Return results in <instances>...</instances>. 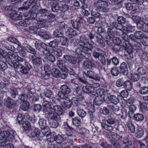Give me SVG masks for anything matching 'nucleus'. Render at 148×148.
I'll return each mask as SVG.
<instances>
[{
  "mask_svg": "<svg viewBox=\"0 0 148 148\" xmlns=\"http://www.w3.org/2000/svg\"><path fill=\"white\" fill-rule=\"evenodd\" d=\"M17 60H15L13 62V64L11 66V67H14L16 69H19L21 66L22 64L20 63Z\"/></svg>",
  "mask_w": 148,
  "mask_h": 148,
  "instance_id": "52",
  "label": "nucleus"
},
{
  "mask_svg": "<svg viewBox=\"0 0 148 148\" xmlns=\"http://www.w3.org/2000/svg\"><path fill=\"white\" fill-rule=\"evenodd\" d=\"M137 131L136 133V137L138 138H141L144 134L143 130L142 128H139L137 130Z\"/></svg>",
  "mask_w": 148,
  "mask_h": 148,
  "instance_id": "47",
  "label": "nucleus"
},
{
  "mask_svg": "<svg viewBox=\"0 0 148 148\" xmlns=\"http://www.w3.org/2000/svg\"><path fill=\"white\" fill-rule=\"evenodd\" d=\"M63 2L60 1L56 0V12H59V11L60 10L61 8L62 7Z\"/></svg>",
  "mask_w": 148,
  "mask_h": 148,
  "instance_id": "61",
  "label": "nucleus"
},
{
  "mask_svg": "<svg viewBox=\"0 0 148 148\" xmlns=\"http://www.w3.org/2000/svg\"><path fill=\"white\" fill-rule=\"evenodd\" d=\"M109 102L114 104H118L119 103L118 98L114 95H109L108 97Z\"/></svg>",
  "mask_w": 148,
  "mask_h": 148,
  "instance_id": "22",
  "label": "nucleus"
},
{
  "mask_svg": "<svg viewBox=\"0 0 148 148\" xmlns=\"http://www.w3.org/2000/svg\"><path fill=\"white\" fill-rule=\"evenodd\" d=\"M137 27L139 29H141L144 27V25L146 23L145 22L142 21L140 20L139 21L136 23Z\"/></svg>",
  "mask_w": 148,
  "mask_h": 148,
  "instance_id": "57",
  "label": "nucleus"
},
{
  "mask_svg": "<svg viewBox=\"0 0 148 148\" xmlns=\"http://www.w3.org/2000/svg\"><path fill=\"white\" fill-rule=\"evenodd\" d=\"M131 79L134 81H138L140 78V76L137 73L132 74L130 76Z\"/></svg>",
  "mask_w": 148,
  "mask_h": 148,
  "instance_id": "51",
  "label": "nucleus"
},
{
  "mask_svg": "<svg viewBox=\"0 0 148 148\" xmlns=\"http://www.w3.org/2000/svg\"><path fill=\"white\" fill-rule=\"evenodd\" d=\"M43 111L44 112H46L48 111L49 110H53V107L51 104L49 102L45 100V99H43V102L42 103Z\"/></svg>",
  "mask_w": 148,
  "mask_h": 148,
  "instance_id": "11",
  "label": "nucleus"
},
{
  "mask_svg": "<svg viewBox=\"0 0 148 148\" xmlns=\"http://www.w3.org/2000/svg\"><path fill=\"white\" fill-rule=\"evenodd\" d=\"M21 109L24 111H28L29 108V103L28 101H25L23 102L20 106Z\"/></svg>",
  "mask_w": 148,
  "mask_h": 148,
  "instance_id": "30",
  "label": "nucleus"
},
{
  "mask_svg": "<svg viewBox=\"0 0 148 148\" xmlns=\"http://www.w3.org/2000/svg\"><path fill=\"white\" fill-rule=\"evenodd\" d=\"M57 66L61 70L64 71V67L63 65V63L62 60H58L56 62Z\"/></svg>",
  "mask_w": 148,
  "mask_h": 148,
  "instance_id": "56",
  "label": "nucleus"
},
{
  "mask_svg": "<svg viewBox=\"0 0 148 148\" xmlns=\"http://www.w3.org/2000/svg\"><path fill=\"white\" fill-rule=\"evenodd\" d=\"M53 110L50 111V112L45 114V116L49 120H50L51 121L50 123L51 127L53 128H56V111L55 110Z\"/></svg>",
  "mask_w": 148,
  "mask_h": 148,
  "instance_id": "6",
  "label": "nucleus"
},
{
  "mask_svg": "<svg viewBox=\"0 0 148 148\" xmlns=\"http://www.w3.org/2000/svg\"><path fill=\"white\" fill-rule=\"evenodd\" d=\"M72 123L76 126H77L81 123L80 120L77 117H75L72 119Z\"/></svg>",
  "mask_w": 148,
  "mask_h": 148,
  "instance_id": "63",
  "label": "nucleus"
},
{
  "mask_svg": "<svg viewBox=\"0 0 148 148\" xmlns=\"http://www.w3.org/2000/svg\"><path fill=\"white\" fill-rule=\"evenodd\" d=\"M133 116L134 120L138 121H142L144 118L143 115L141 114H137Z\"/></svg>",
  "mask_w": 148,
  "mask_h": 148,
  "instance_id": "40",
  "label": "nucleus"
},
{
  "mask_svg": "<svg viewBox=\"0 0 148 148\" xmlns=\"http://www.w3.org/2000/svg\"><path fill=\"white\" fill-rule=\"evenodd\" d=\"M32 11L36 12L38 15H41L40 17L38 18V21L40 23H45L48 21L49 20L54 18L55 16L49 13V11L45 9H39V7L37 5H35L32 7Z\"/></svg>",
  "mask_w": 148,
  "mask_h": 148,
  "instance_id": "1",
  "label": "nucleus"
},
{
  "mask_svg": "<svg viewBox=\"0 0 148 148\" xmlns=\"http://www.w3.org/2000/svg\"><path fill=\"white\" fill-rule=\"evenodd\" d=\"M84 68L86 70H90L95 66V64L91 61L88 60L84 61L83 64Z\"/></svg>",
  "mask_w": 148,
  "mask_h": 148,
  "instance_id": "15",
  "label": "nucleus"
},
{
  "mask_svg": "<svg viewBox=\"0 0 148 148\" xmlns=\"http://www.w3.org/2000/svg\"><path fill=\"white\" fill-rule=\"evenodd\" d=\"M122 33L121 34V37L123 39V45L125 48L127 47V45L129 44L128 41L129 38L127 34L125 32H122Z\"/></svg>",
  "mask_w": 148,
  "mask_h": 148,
  "instance_id": "16",
  "label": "nucleus"
},
{
  "mask_svg": "<svg viewBox=\"0 0 148 148\" xmlns=\"http://www.w3.org/2000/svg\"><path fill=\"white\" fill-rule=\"evenodd\" d=\"M92 40H90L88 41L86 38L83 36V37L81 38L80 43L82 48L81 47L77 49V52L79 53L81 52V50L83 51L82 55L85 56L86 54L90 55L91 53L92 50L93 48V45L94 43Z\"/></svg>",
  "mask_w": 148,
  "mask_h": 148,
  "instance_id": "2",
  "label": "nucleus"
},
{
  "mask_svg": "<svg viewBox=\"0 0 148 148\" xmlns=\"http://www.w3.org/2000/svg\"><path fill=\"white\" fill-rule=\"evenodd\" d=\"M82 90L84 93L90 94L94 92L95 89L90 86H86L83 87Z\"/></svg>",
  "mask_w": 148,
  "mask_h": 148,
  "instance_id": "19",
  "label": "nucleus"
},
{
  "mask_svg": "<svg viewBox=\"0 0 148 148\" xmlns=\"http://www.w3.org/2000/svg\"><path fill=\"white\" fill-rule=\"evenodd\" d=\"M40 131V130L38 128H36L31 133V134L32 136V137H38L40 136V137H42L41 136Z\"/></svg>",
  "mask_w": 148,
  "mask_h": 148,
  "instance_id": "33",
  "label": "nucleus"
},
{
  "mask_svg": "<svg viewBox=\"0 0 148 148\" xmlns=\"http://www.w3.org/2000/svg\"><path fill=\"white\" fill-rule=\"evenodd\" d=\"M10 16L11 19L16 21L21 20L23 17L21 13L15 12L11 13Z\"/></svg>",
  "mask_w": 148,
  "mask_h": 148,
  "instance_id": "13",
  "label": "nucleus"
},
{
  "mask_svg": "<svg viewBox=\"0 0 148 148\" xmlns=\"http://www.w3.org/2000/svg\"><path fill=\"white\" fill-rule=\"evenodd\" d=\"M8 54L9 56L12 57V58L20 62H23V59L21 57L19 56L17 54L13 52H8Z\"/></svg>",
  "mask_w": 148,
  "mask_h": 148,
  "instance_id": "23",
  "label": "nucleus"
},
{
  "mask_svg": "<svg viewBox=\"0 0 148 148\" xmlns=\"http://www.w3.org/2000/svg\"><path fill=\"white\" fill-rule=\"evenodd\" d=\"M2 47L6 49L10 50L12 52L15 51V48L13 46L10 45L8 42L4 41L2 43Z\"/></svg>",
  "mask_w": 148,
  "mask_h": 148,
  "instance_id": "24",
  "label": "nucleus"
},
{
  "mask_svg": "<svg viewBox=\"0 0 148 148\" xmlns=\"http://www.w3.org/2000/svg\"><path fill=\"white\" fill-rule=\"evenodd\" d=\"M41 132L42 134L44 136L49 137L50 134H52V132H50L49 128L47 127L41 129ZM51 136H52L51 135Z\"/></svg>",
  "mask_w": 148,
  "mask_h": 148,
  "instance_id": "28",
  "label": "nucleus"
},
{
  "mask_svg": "<svg viewBox=\"0 0 148 148\" xmlns=\"http://www.w3.org/2000/svg\"><path fill=\"white\" fill-rule=\"evenodd\" d=\"M77 113L79 116L82 118L84 117L86 115V112L83 109H77Z\"/></svg>",
  "mask_w": 148,
  "mask_h": 148,
  "instance_id": "55",
  "label": "nucleus"
},
{
  "mask_svg": "<svg viewBox=\"0 0 148 148\" xmlns=\"http://www.w3.org/2000/svg\"><path fill=\"white\" fill-rule=\"evenodd\" d=\"M61 90L65 94L67 95L69 94L71 91V90L66 85H63L60 87Z\"/></svg>",
  "mask_w": 148,
  "mask_h": 148,
  "instance_id": "27",
  "label": "nucleus"
},
{
  "mask_svg": "<svg viewBox=\"0 0 148 148\" xmlns=\"http://www.w3.org/2000/svg\"><path fill=\"white\" fill-rule=\"evenodd\" d=\"M18 24L21 26L27 27L29 25L30 23L28 20L25 19V20L20 21L18 23Z\"/></svg>",
  "mask_w": 148,
  "mask_h": 148,
  "instance_id": "38",
  "label": "nucleus"
},
{
  "mask_svg": "<svg viewBox=\"0 0 148 148\" xmlns=\"http://www.w3.org/2000/svg\"><path fill=\"white\" fill-rule=\"evenodd\" d=\"M10 97L13 98H15L17 95L18 94L17 90L16 89H10L9 91Z\"/></svg>",
  "mask_w": 148,
  "mask_h": 148,
  "instance_id": "46",
  "label": "nucleus"
},
{
  "mask_svg": "<svg viewBox=\"0 0 148 148\" xmlns=\"http://www.w3.org/2000/svg\"><path fill=\"white\" fill-rule=\"evenodd\" d=\"M61 105L66 108H69L72 106V102L70 100H69L66 101H64L61 103Z\"/></svg>",
  "mask_w": 148,
  "mask_h": 148,
  "instance_id": "43",
  "label": "nucleus"
},
{
  "mask_svg": "<svg viewBox=\"0 0 148 148\" xmlns=\"http://www.w3.org/2000/svg\"><path fill=\"white\" fill-rule=\"evenodd\" d=\"M22 126L24 129L27 130L30 129V123L27 121H23L22 123Z\"/></svg>",
  "mask_w": 148,
  "mask_h": 148,
  "instance_id": "39",
  "label": "nucleus"
},
{
  "mask_svg": "<svg viewBox=\"0 0 148 148\" xmlns=\"http://www.w3.org/2000/svg\"><path fill=\"white\" fill-rule=\"evenodd\" d=\"M8 40L12 43L18 44L20 43L17 40V39L13 37H10L8 38L7 39Z\"/></svg>",
  "mask_w": 148,
  "mask_h": 148,
  "instance_id": "62",
  "label": "nucleus"
},
{
  "mask_svg": "<svg viewBox=\"0 0 148 148\" xmlns=\"http://www.w3.org/2000/svg\"><path fill=\"white\" fill-rule=\"evenodd\" d=\"M120 72L124 75H127L128 73L127 67L125 62H123L121 64L120 66Z\"/></svg>",
  "mask_w": 148,
  "mask_h": 148,
  "instance_id": "17",
  "label": "nucleus"
},
{
  "mask_svg": "<svg viewBox=\"0 0 148 148\" xmlns=\"http://www.w3.org/2000/svg\"><path fill=\"white\" fill-rule=\"evenodd\" d=\"M134 34L137 40L142 39L144 36L143 32L141 31H136L135 32Z\"/></svg>",
  "mask_w": 148,
  "mask_h": 148,
  "instance_id": "37",
  "label": "nucleus"
},
{
  "mask_svg": "<svg viewBox=\"0 0 148 148\" xmlns=\"http://www.w3.org/2000/svg\"><path fill=\"white\" fill-rule=\"evenodd\" d=\"M97 43L101 47H105L106 44L103 38H100L97 40Z\"/></svg>",
  "mask_w": 148,
  "mask_h": 148,
  "instance_id": "64",
  "label": "nucleus"
},
{
  "mask_svg": "<svg viewBox=\"0 0 148 148\" xmlns=\"http://www.w3.org/2000/svg\"><path fill=\"white\" fill-rule=\"evenodd\" d=\"M114 28L113 27H109L107 29L108 34L111 38H113L115 36V32L114 30Z\"/></svg>",
  "mask_w": 148,
  "mask_h": 148,
  "instance_id": "36",
  "label": "nucleus"
},
{
  "mask_svg": "<svg viewBox=\"0 0 148 148\" xmlns=\"http://www.w3.org/2000/svg\"><path fill=\"white\" fill-rule=\"evenodd\" d=\"M41 25H36L34 26L33 31L34 33L38 34L41 38L45 39H48L49 38V35L47 34L46 32L42 29L43 27H41Z\"/></svg>",
  "mask_w": 148,
  "mask_h": 148,
  "instance_id": "4",
  "label": "nucleus"
},
{
  "mask_svg": "<svg viewBox=\"0 0 148 148\" xmlns=\"http://www.w3.org/2000/svg\"><path fill=\"white\" fill-rule=\"evenodd\" d=\"M117 20L118 22L122 25L125 24L127 22L126 19L123 16H118Z\"/></svg>",
  "mask_w": 148,
  "mask_h": 148,
  "instance_id": "50",
  "label": "nucleus"
},
{
  "mask_svg": "<svg viewBox=\"0 0 148 148\" xmlns=\"http://www.w3.org/2000/svg\"><path fill=\"white\" fill-rule=\"evenodd\" d=\"M17 49L18 51V53L21 56L24 57L26 56L27 53L26 52L22 47L20 46H18Z\"/></svg>",
  "mask_w": 148,
  "mask_h": 148,
  "instance_id": "42",
  "label": "nucleus"
},
{
  "mask_svg": "<svg viewBox=\"0 0 148 148\" xmlns=\"http://www.w3.org/2000/svg\"><path fill=\"white\" fill-rule=\"evenodd\" d=\"M55 132H52V136H51V134H50L49 136L50 137H48L47 138V140L52 143H51V148H55L56 146L55 144L53 143L54 141H55L56 136H55Z\"/></svg>",
  "mask_w": 148,
  "mask_h": 148,
  "instance_id": "20",
  "label": "nucleus"
},
{
  "mask_svg": "<svg viewBox=\"0 0 148 148\" xmlns=\"http://www.w3.org/2000/svg\"><path fill=\"white\" fill-rule=\"evenodd\" d=\"M31 59L34 65L36 67L42 65V61L41 56H38L36 55H32L31 56Z\"/></svg>",
  "mask_w": 148,
  "mask_h": 148,
  "instance_id": "10",
  "label": "nucleus"
},
{
  "mask_svg": "<svg viewBox=\"0 0 148 148\" xmlns=\"http://www.w3.org/2000/svg\"><path fill=\"white\" fill-rule=\"evenodd\" d=\"M126 125L132 133H133L135 132V127L131 122L129 121L126 123Z\"/></svg>",
  "mask_w": 148,
  "mask_h": 148,
  "instance_id": "45",
  "label": "nucleus"
},
{
  "mask_svg": "<svg viewBox=\"0 0 148 148\" xmlns=\"http://www.w3.org/2000/svg\"><path fill=\"white\" fill-rule=\"evenodd\" d=\"M123 87L127 90H130L132 88V84L131 82L129 80H127L124 82Z\"/></svg>",
  "mask_w": 148,
  "mask_h": 148,
  "instance_id": "32",
  "label": "nucleus"
},
{
  "mask_svg": "<svg viewBox=\"0 0 148 148\" xmlns=\"http://www.w3.org/2000/svg\"><path fill=\"white\" fill-rule=\"evenodd\" d=\"M38 123L41 129L44 128L46 126V121L44 119L42 118L39 120Z\"/></svg>",
  "mask_w": 148,
  "mask_h": 148,
  "instance_id": "44",
  "label": "nucleus"
},
{
  "mask_svg": "<svg viewBox=\"0 0 148 148\" xmlns=\"http://www.w3.org/2000/svg\"><path fill=\"white\" fill-rule=\"evenodd\" d=\"M137 72L140 75H144L146 73V69L145 67H139L137 70Z\"/></svg>",
  "mask_w": 148,
  "mask_h": 148,
  "instance_id": "48",
  "label": "nucleus"
},
{
  "mask_svg": "<svg viewBox=\"0 0 148 148\" xmlns=\"http://www.w3.org/2000/svg\"><path fill=\"white\" fill-rule=\"evenodd\" d=\"M36 0H27L23 3V6L19 8V10H27L29 8H32L36 4Z\"/></svg>",
  "mask_w": 148,
  "mask_h": 148,
  "instance_id": "9",
  "label": "nucleus"
},
{
  "mask_svg": "<svg viewBox=\"0 0 148 148\" xmlns=\"http://www.w3.org/2000/svg\"><path fill=\"white\" fill-rule=\"evenodd\" d=\"M113 26L116 29L122 31L123 30V25L119 22H113L112 23Z\"/></svg>",
  "mask_w": 148,
  "mask_h": 148,
  "instance_id": "41",
  "label": "nucleus"
},
{
  "mask_svg": "<svg viewBox=\"0 0 148 148\" xmlns=\"http://www.w3.org/2000/svg\"><path fill=\"white\" fill-rule=\"evenodd\" d=\"M120 72L118 68L116 66L113 67L111 70V73L113 76H118Z\"/></svg>",
  "mask_w": 148,
  "mask_h": 148,
  "instance_id": "31",
  "label": "nucleus"
},
{
  "mask_svg": "<svg viewBox=\"0 0 148 148\" xmlns=\"http://www.w3.org/2000/svg\"><path fill=\"white\" fill-rule=\"evenodd\" d=\"M23 47L24 49L26 50L28 53H31L33 55H36L38 56H44V52L42 51V53H40L39 52L37 53L35 49L30 46L29 45L25 43L23 44Z\"/></svg>",
  "mask_w": 148,
  "mask_h": 148,
  "instance_id": "7",
  "label": "nucleus"
},
{
  "mask_svg": "<svg viewBox=\"0 0 148 148\" xmlns=\"http://www.w3.org/2000/svg\"><path fill=\"white\" fill-rule=\"evenodd\" d=\"M103 102L102 98L101 97H96L94 100V103L96 105L100 106Z\"/></svg>",
  "mask_w": 148,
  "mask_h": 148,
  "instance_id": "34",
  "label": "nucleus"
},
{
  "mask_svg": "<svg viewBox=\"0 0 148 148\" xmlns=\"http://www.w3.org/2000/svg\"><path fill=\"white\" fill-rule=\"evenodd\" d=\"M109 4L108 2L102 0H97L93 3V6L96 10L103 13H108L110 11L108 8Z\"/></svg>",
  "mask_w": 148,
  "mask_h": 148,
  "instance_id": "3",
  "label": "nucleus"
},
{
  "mask_svg": "<svg viewBox=\"0 0 148 148\" xmlns=\"http://www.w3.org/2000/svg\"><path fill=\"white\" fill-rule=\"evenodd\" d=\"M83 36H81L80 37V39L79 40L78 39H75V40L74 41V42H73V44H74V45L76 46L78 44H79V46H80L78 48H77L75 49V51H74L75 53H77L78 55H82L83 54V51H81L82 50H81L80 52H79V53L78 52H77V49H79L80 48H82L83 46H82L81 45V43H80V41H81V38L82 37H83Z\"/></svg>",
  "mask_w": 148,
  "mask_h": 148,
  "instance_id": "14",
  "label": "nucleus"
},
{
  "mask_svg": "<svg viewBox=\"0 0 148 148\" xmlns=\"http://www.w3.org/2000/svg\"><path fill=\"white\" fill-rule=\"evenodd\" d=\"M110 143L116 148H121V145L118 142L110 139L109 140Z\"/></svg>",
  "mask_w": 148,
  "mask_h": 148,
  "instance_id": "54",
  "label": "nucleus"
},
{
  "mask_svg": "<svg viewBox=\"0 0 148 148\" xmlns=\"http://www.w3.org/2000/svg\"><path fill=\"white\" fill-rule=\"evenodd\" d=\"M77 35L76 32L71 28H69L65 33V36L67 38L73 37Z\"/></svg>",
  "mask_w": 148,
  "mask_h": 148,
  "instance_id": "18",
  "label": "nucleus"
},
{
  "mask_svg": "<svg viewBox=\"0 0 148 148\" xmlns=\"http://www.w3.org/2000/svg\"><path fill=\"white\" fill-rule=\"evenodd\" d=\"M101 126L105 130L111 132L113 130V127L111 125H109L105 123H102Z\"/></svg>",
  "mask_w": 148,
  "mask_h": 148,
  "instance_id": "35",
  "label": "nucleus"
},
{
  "mask_svg": "<svg viewBox=\"0 0 148 148\" xmlns=\"http://www.w3.org/2000/svg\"><path fill=\"white\" fill-rule=\"evenodd\" d=\"M14 101L10 97H8L6 101L7 107L9 108L12 109L14 107Z\"/></svg>",
  "mask_w": 148,
  "mask_h": 148,
  "instance_id": "21",
  "label": "nucleus"
},
{
  "mask_svg": "<svg viewBox=\"0 0 148 148\" xmlns=\"http://www.w3.org/2000/svg\"><path fill=\"white\" fill-rule=\"evenodd\" d=\"M127 51L128 54L126 55L127 58L131 60L133 58V55L132 54L133 50L132 48L128 49Z\"/></svg>",
  "mask_w": 148,
  "mask_h": 148,
  "instance_id": "59",
  "label": "nucleus"
},
{
  "mask_svg": "<svg viewBox=\"0 0 148 148\" xmlns=\"http://www.w3.org/2000/svg\"><path fill=\"white\" fill-rule=\"evenodd\" d=\"M87 76L90 79H92L96 81L99 80V77L95 75L94 73L91 71H88L86 73H85Z\"/></svg>",
  "mask_w": 148,
  "mask_h": 148,
  "instance_id": "25",
  "label": "nucleus"
},
{
  "mask_svg": "<svg viewBox=\"0 0 148 148\" xmlns=\"http://www.w3.org/2000/svg\"><path fill=\"white\" fill-rule=\"evenodd\" d=\"M104 51L101 49L98 48H96V49L94 50L92 55L95 58L99 59L100 58H101V57L103 56V55H104Z\"/></svg>",
  "mask_w": 148,
  "mask_h": 148,
  "instance_id": "12",
  "label": "nucleus"
},
{
  "mask_svg": "<svg viewBox=\"0 0 148 148\" xmlns=\"http://www.w3.org/2000/svg\"><path fill=\"white\" fill-rule=\"evenodd\" d=\"M58 95L61 99L66 100L68 99V95L65 94L62 91H59Z\"/></svg>",
  "mask_w": 148,
  "mask_h": 148,
  "instance_id": "53",
  "label": "nucleus"
},
{
  "mask_svg": "<svg viewBox=\"0 0 148 148\" xmlns=\"http://www.w3.org/2000/svg\"><path fill=\"white\" fill-rule=\"evenodd\" d=\"M15 134L13 131H3L0 132V138L7 141H12L14 138Z\"/></svg>",
  "mask_w": 148,
  "mask_h": 148,
  "instance_id": "5",
  "label": "nucleus"
},
{
  "mask_svg": "<svg viewBox=\"0 0 148 148\" xmlns=\"http://www.w3.org/2000/svg\"><path fill=\"white\" fill-rule=\"evenodd\" d=\"M140 106L142 110H148V103L146 102H140Z\"/></svg>",
  "mask_w": 148,
  "mask_h": 148,
  "instance_id": "58",
  "label": "nucleus"
},
{
  "mask_svg": "<svg viewBox=\"0 0 148 148\" xmlns=\"http://www.w3.org/2000/svg\"><path fill=\"white\" fill-rule=\"evenodd\" d=\"M133 45L135 47L136 49L138 50H140L142 48V45L138 41H135L133 43Z\"/></svg>",
  "mask_w": 148,
  "mask_h": 148,
  "instance_id": "60",
  "label": "nucleus"
},
{
  "mask_svg": "<svg viewBox=\"0 0 148 148\" xmlns=\"http://www.w3.org/2000/svg\"><path fill=\"white\" fill-rule=\"evenodd\" d=\"M108 124L110 125H115L117 123V120L115 118L108 116L106 120Z\"/></svg>",
  "mask_w": 148,
  "mask_h": 148,
  "instance_id": "26",
  "label": "nucleus"
},
{
  "mask_svg": "<svg viewBox=\"0 0 148 148\" xmlns=\"http://www.w3.org/2000/svg\"><path fill=\"white\" fill-rule=\"evenodd\" d=\"M83 18L82 17H78L76 20H72L71 23L74 28L78 29L80 28L83 25Z\"/></svg>",
  "mask_w": 148,
  "mask_h": 148,
  "instance_id": "8",
  "label": "nucleus"
},
{
  "mask_svg": "<svg viewBox=\"0 0 148 148\" xmlns=\"http://www.w3.org/2000/svg\"><path fill=\"white\" fill-rule=\"evenodd\" d=\"M6 141V140H4V144L0 146V148H13V145L10 143L12 141Z\"/></svg>",
  "mask_w": 148,
  "mask_h": 148,
  "instance_id": "29",
  "label": "nucleus"
},
{
  "mask_svg": "<svg viewBox=\"0 0 148 148\" xmlns=\"http://www.w3.org/2000/svg\"><path fill=\"white\" fill-rule=\"evenodd\" d=\"M139 92L141 94L145 96L148 94V87H141L140 90Z\"/></svg>",
  "mask_w": 148,
  "mask_h": 148,
  "instance_id": "49",
  "label": "nucleus"
}]
</instances>
